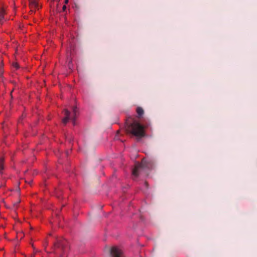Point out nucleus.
<instances>
[{"mask_svg":"<svg viewBox=\"0 0 257 257\" xmlns=\"http://www.w3.org/2000/svg\"><path fill=\"white\" fill-rule=\"evenodd\" d=\"M4 158L3 157H0V174H3V171L4 169Z\"/></svg>","mask_w":257,"mask_h":257,"instance_id":"6e6552de","label":"nucleus"},{"mask_svg":"<svg viewBox=\"0 0 257 257\" xmlns=\"http://www.w3.org/2000/svg\"><path fill=\"white\" fill-rule=\"evenodd\" d=\"M66 9V6H64L63 7V10L64 11Z\"/></svg>","mask_w":257,"mask_h":257,"instance_id":"9b49d317","label":"nucleus"},{"mask_svg":"<svg viewBox=\"0 0 257 257\" xmlns=\"http://www.w3.org/2000/svg\"><path fill=\"white\" fill-rule=\"evenodd\" d=\"M145 127L139 122L134 121L133 122L127 124L126 131L138 138H142L145 136Z\"/></svg>","mask_w":257,"mask_h":257,"instance_id":"f03ea898","label":"nucleus"},{"mask_svg":"<svg viewBox=\"0 0 257 257\" xmlns=\"http://www.w3.org/2000/svg\"><path fill=\"white\" fill-rule=\"evenodd\" d=\"M145 184H146V186L147 187V186H148V184H147V183H146H146H145Z\"/></svg>","mask_w":257,"mask_h":257,"instance_id":"ddd939ff","label":"nucleus"},{"mask_svg":"<svg viewBox=\"0 0 257 257\" xmlns=\"http://www.w3.org/2000/svg\"><path fill=\"white\" fill-rule=\"evenodd\" d=\"M69 0H65V3L66 4L68 3Z\"/></svg>","mask_w":257,"mask_h":257,"instance_id":"f8f14e48","label":"nucleus"},{"mask_svg":"<svg viewBox=\"0 0 257 257\" xmlns=\"http://www.w3.org/2000/svg\"><path fill=\"white\" fill-rule=\"evenodd\" d=\"M73 113L71 115V112L70 111H69L67 109H65L64 110V114L65 116L62 120V122L64 124H66L69 120L71 119L74 124L75 125V121L76 120L77 115L78 114L79 112L78 108L76 106H74L73 108Z\"/></svg>","mask_w":257,"mask_h":257,"instance_id":"7ed1b4c3","label":"nucleus"},{"mask_svg":"<svg viewBox=\"0 0 257 257\" xmlns=\"http://www.w3.org/2000/svg\"><path fill=\"white\" fill-rule=\"evenodd\" d=\"M30 6L31 8H38V4L35 0H30Z\"/></svg>","mask_w":257,"mask_h":257,"instance_id":"0eeeda50","label":"nucleus"},{"mask_svg":"<svg viewBox=\"0 0 257 257\" xmlns=\"http://www.w3.org/2000/svg\"><path fill=\"white\" fill-rule=\"evenodd\" d=\"M137 112L138 115V117L140 118L143 115L144 111L142 107H138L137 108Z\"/></svg>","mask_w":257,"mask_h":257,"instance_id":"1a4fd4ad","label":"nucleus"},{"mask_svg":"<svg viewBox=\"0 0 257 257\" xmlns=\"http://www.w3.org/2000/svg\"><path fill=\"white\" fill-rule=\"evenodd\" d=\"M154 162L146 159H143L141 163H137L135 164L134 168L132 170L133 179L137 178L142 173L147 174L148 171L153 168Z\"/></svg>","mask_w":257,"mask_h":257,"instance_id":"f257e3e1","label":"nucleus"},{"mask_svg":"<svg viewBox=\"0 0 257 257\" xmlns=\"http://www.w3.org/2000/svg\"><path fill=\"white\" fill-rule=\"evenodd\" d=\"M6 14L4 8H0V23L2 24L5 19Z\"/></svg>","mask_w":257,"mask_h":257,"instance_id":"423d86ee","label":"nucleus"},{"mask_svg":"<svg viewBox=\"0 0 257 257\" xmlns=\"http://www.w3.org/2000/svg\"><path fill=\"white\" fill-rule=\"evenodd\" d=\"M12 65L13 67H14L16 69H18L19 68V66L17 62H14Z\"/></svg>","mask_w":257,"mask_h":257,"instance_id":"9d476101","label":"nucleus"},{"mask_svg":"<svg viewBox=\"0 0 257 257\" xmlns=\"http://www.w3.org/2000/svg\"><path fill=\"white\" fill-rule=\"evenodd\" d=\"M111 257H124L122 251L116 246H113L110 249Z\"/></svg>","mask_w":257,"mask_h":257,"instance_id":"39448f33","label":"nucleus"},{"mask_svg":"<svg viewBox=\"0 0 257 257\" xmlns=\"http://www.w3.org/2000/svg\"><path fill=\"white\" fill-rule=\"evenodd\" d=\"M66 241L64 240H58L54 244V252L55 254L62 255V251L65 249Z\"/></svg>","mask_w":257,"mask_h":257,"instance_id":"20e7f679","label":"nucleus"}]
</instances>
